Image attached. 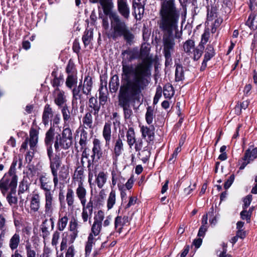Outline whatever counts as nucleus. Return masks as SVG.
<instances>
[{
    "label": "nucleus",
    "instance_id": "1",
    "mask_svg": "<svg viewBox=\"0 0 257 257\" xmlns=\"http://www.w3.org/2000/svg\"><path fill=\"white\" fill-rule=\"evenodd\" d=\"M121 85L118 94V105L122 107L125 119L131 118L133 112L132 102L139 101L142 92L150 83L152 61L147 57L136 65L122 62Z\"/></svg>",
    "mask_w": 257,
    "mask_h": 257
},
{
    "label": "nucleus",
    "instance_id": "2",
    "mask_svg": "<svg viewBox=\"0 0 257 257\" xmlns=\"http://www.w3.org/2000/svg\"><path fill=\"white\" fill-rule=\"evenodd\" d=\"M98 3L101 6L104 14L108 16L110 20L112 32L109 37L115 40L122 37L127 43L131 44L134 41L135 35L117 14L112 12L113 8L112 0H99Z\"/></svg>",
    "mask_w": 257,
    "mask_h": 257
},
{
    "label": "nucleus",
    "instance_id": "3",
    "mask_svg": "<svg viewBox=\"0 0 257 257\" xmlns=\"http://www.w3.org/2000/svg\"><path fill=\"white\" fill-rule=\"evenodd\" d=\"M180 19L158 21L157 24L163 34V53L165 58V65L172 63V55L175 52V39L179 38L178 24Z\"/></svg>",
    "mask_w": 257,
    "mask_h": 257
},
{
    "label": "nucleus",
    "instance_id": "4",
    "mask_svg": "<svg viewBox=\"0 0 257 257\" xmlns=\"http://www.w3.org/2000/svg\"><path fill=\"white\" fill-rule=\"evenodd\" d=\"M16 161L14 160L8 174H6L0 180V189L4 195L10 190L7 199L9 204L13 206L16 204Z\"/></svg>",
    "mask_w": 257,
    "mask_h": 257
},
{
    "label": "nucleus",
    "instance_id": "5",
    "mask_svg": "<svg viewBox=\"0 0 257 257\" xmlns=\"http://www.w3.org/2000/svg\"><path fill=\"white\" fill-rule=\"evenodd\" d=\"M159 15L158 21L180 19V11L175 0H161Z\"/></svg>",
    "mask_w": 257,
    "mask_h": 257
},
{
    "label": "nucleus",
    "instance_id": "6",
    "mask_svg": "<svg viewBox=\"0 0 257 257\" xmlns=\"http://www.w3.org/2000/svg\"><path fill=\"white\" fill-rule=\"evenodd\" d=\"M73 136L71 130L69 127L63 129L61 135L58 134L55 138L54 148L56 152L61 150H67L72 145Z\"/></svg>",
    "mask_w": 257,
    "mask_h": 257
},
{
    "label": "nucleus",
    "instance_id": "7",
    "mask_svg": "<svg viewBox=\"0 0 257 257\" xmlns=\"http://www.w3.org/2000/svg\"><path fill=\"white\" fill-rule=\"evenodd\" d=\"M82 89V81L79 83L78 86L75 87L72 89V103L73 107H77L78 103L81 105L80 107L83 109L84 103L86 102L87 97L83 94Z\"/></svg>",
    "mask_w": 257,
    "mask_h": 257
},
{
    "label": "nucleus",
    "instance_id": "8",
    "mask_svg": "<svg viewBox=\"0 0 257 257\" xmlns=\"http://www.w3.org/2000/svg\"><path fill=\"white\" fill-rule=\"evenodd\" d=\"M45 212L47 216L50 217V220L52 223V227L54 226V220L52 217L55 208V203L53 197V193L45 194Z\"/></svg>",
    "mask_w": 257,
    "mask_h": 257
},
{
    "label": "nucleus",
    "instance_id": "9",
    "mask_svg": "<svg viewBox=\"0 0 257 257\" xmlns=\"http://www.w3.org/2000/svg\"><path fill=\"white\" fill-rule=\"evenodd\" d=\"M62 162L59 156H55L50 162V169L53 176L54 187H56L58 183V169L61 166Z\"/></svg>",
    "mask_w": 257,
    "mask_h": 257
},
{
    "label": "nucleus",
    "instance_id": "10",
    "mask_svg": "<svg viewBox=\"0 0 257 257\" xmlns=\"http://www.w3.org/2000/svg\"><path fill=\"white\" fill-rule=\"evenodd\" d=\"M124 137L123 133L118 135L116 140L113 141V159L117 160L123 151Z\"/></svg>",
    "mask_w": 257,
    "mask_h": 257
},
{
    "label": "nucleus",
    "instance_id": "11",
    "mask_svg": "<svg viewBox=\"0 0 257 257\" xmlns=\"http://www.w3.org/2000/svg\"><path fill=\"white\" fill-rule=\"evenodd\" d=\"M93 204L91 198H90L87 203L81 204L82 206L81 217L84 222H86L89 220V222L90 223L91 221L90 220L91 218L93 210Z\"/></svg>",
    "mask_w": 257,
    "mask_h": 257
},
{
    "label": "nucleus",
    "instance_id": "12",
    "mask_svg": "<svg viewBox=\"0 0 257 257\" xmlns=\"http://www.w3.org/2000/svg\"><path fill=\"white\" fill-rule=\"evenodd\" d=\"M146 0H133V7L137 20H141L144 13Z\"/></svg>",
    "mask_w": 257,
    "mask_h": 257
},
{
    "label": "nucleus",
    "instance_id": "13",
    "mask_svg": "<svg viewBox=\"0 0 257 257\" xmlns=\"http://www.w3.org/2000/svg\"><path fill=\"white\" fill-rule=\"evenodd\" d=\"M28 188V185L26 181H22L19 185L18 194L20 198V205L22 208L23 207L27 201Z\"/></svg>",
    "mask_w": 257,
    "mask_h": 257
},
{
    "label": "nucleus",
    "instance_id": "14",
    "mask_svg": "<svg viewBox=\"0 0 257 257\" xmlns=\"http://www.w3.org/2000/svg\"><path fill=\"white\" fill-rule=\"evenodd\" d=\"M102 151L101 149V142L98 139H94L93 141L92 154L91 156V159L94 160L98 161L102 156Z\"/></svg>",
    "mask_w": 257,
    "mask_h": 257
},
{
    "label": "nucleus",
    "instance_id": "15",
    "mask_svg": "<svg viewBox=\"0 0 257 257\" xmlns=\"http://www.w3.org/2000/svg\"><path fill=\"white\" fill-rule=\"evenodd\" d=\"M101 104L100 102H98L96 98L93 96L91 97L88 101V106L87 108L88 111L87 112H90V114H93V115L97 116Z\"/></svg>",
    "mask_w": 257,
    "mask_h": 257
},
{
    "label": "nucleus",
    "instance_id": "16",
    "mask_svg": "<svg viewBox=\"0 0 257 257\" xmlns=\"http://www.w3.org/2000/svg\"><path fill=\"white\" fill-rule=\"evenodd\" d=\"M76 194L81 204H86L87 190L83 181H79L76 189Z\"/></svg>",
    "mask_w": 257,
    "mask_h": 257
},
{
    "label": "nucleus",
    "instance_id": "17",
    "mask_svg": "<svg viewBox=\"0 0 257 257\" xmlns=\"http://www.w3.org/2000/svg\"><path fill=\"white\" fill-rule=\"evenodd\" d=\"M39 181L40 183V188L45 191V194L52 193L53 191H51V182L50 179L45 175H42L40 177Z\"/></svg>",
    "mask_w": 257,
    "mask_h": 257
},
{
    "label": "nucleus",
    "instance_id": "18",
    "mask_svg": "<svg viewBox=\"0 0 257 257\" xmlns=\"http://www.w3.org/2000/svg\"><path fill=\"white\" fill-rule=\"evenodd\" d=\"M117 9L120 15L125 19L130 17V8L125 0H117Z\"/></svg>",
    "mask_w": 257,
    "mask_h": 257
},
{
    "label": "nucleus",
    "instance_id": "19",
    "mask_svg": "<svg viewBox=\"0 0 257 257\" xmlns=\"http://www.w3.org/2000/svg\"><path fill=\"white\" fill-rule=\"evenodd\" d=\"M155 128L153 125L149 127L143 125L141 127V132L142 133V137L146 138L148 137V142L153 141L155 136Z\"/></svg>",
    "mask_w": 257,
    "mask_h": 257
},
{
    "label": "nucleus",
    "instance_id": "20",
    "mask_svg": "<svg viewBox=\"0 0 257 257\" xmlns=\"http://www.w3.org/2000/svg\"><path fill=\"white\" fill-rule=\"evenodd\" d=\"M39 131L32 127L30 131L29 144L31 150L36 149L38 142Z\"/></svg>",
    "mask_w": 257,
    "mask_h": 257
},
{
    "label": "nucleus",
    "instance_id": "21",
    "mask_svg": "<svg viewBox=\"0 0 257 257\" xmlns=\"http://www.w3.org/2000/svg\"><path fill=\"white\" fill-rule=\"evenodd\" d=\"M94 175L96 177L95 182L97 184V187L99 189L102 188L107 181V173L104 172V171H100L97 174L96 171H95V173H94Z\"/></svg>",
    "mask_w": 257,
    "mask_h": 257
},
{
    "label": "nucleus",
    "instance_id": "22",
    "mask_svg": "<svg viewBox=\"0 0 257 257\" xmlns=\"http://www.w3.org/2000/svg\"><path fill=\"white\" fill-rule=\"evenodd\" d=\"M93 85V81L92 78L87 76L85 77L83 85H82V91L83 94L88 96L91 93Z\"/></svg>",
    "mask_w": 257,
    "mask_h": 257
},
{
    "label": "nucleus",
    "instance_id": "23",
    "mask_svg": "<svg viewBox=\"0 0 257 257\" xmlns=\"http://www.w3.org/2000/svg\"><path fill=\"white\" fill-rule=\"evenodd\" d=\"M52 116L53 111L52 108L49 104H47L44 107L42 115V122L45 126L48 125Z\"/></svg>",
    "mask_w": 257,
    "mask_h": 257
},
{
    "label": "nucleus",
    "instance_id": "24",
    "mask_svg": "<svg viewBox=\"0 0 257 257\" xmlns=\"http://www.w3.org/2000/svg\"><path fill=\"white\" fill-rule=\"evenodd\" d=\"M127 223H128L127 217L117 216L114 221V227L116 231L120 234L123 226Z\"/></svg>",
    "mask_w": 257,
    "mask_h": 257
},
{
    "label": "nucleus",
    "instance_id": "25",
    "mask_svg": "<svg viewBox=\"0 0 257 257\" xmlns=\"http://www.w3.org/2000/svg\"><path fill=\"white\" fill-rule=\"evenodd\" d=\"M82 128L91 129L93 130L94 125L93 123V117L92 114L90 112H86L82 118ZM92 132V131H91Z\"/></svg>",
    "mask_w": 257,
    "mask_h": 257
},
{
    "label": "nucleus",
    "instance_id": "26",
    "mask_svg": "<svg viewBox=\"0 0 257 257\" xmlns=\"http://www.w3.org/2000/svg\"><path fill=\"white\" fill-rule=\"evenodd\" d=\"M102 136L105 141V146H109L111 139V124L106 122L102 130Z\"/></svg>",
    "mask_w": 257,
    "mask_h": 257
},
{
    "label": "nucleus",
    "instance_id": "27",
    "mask_svg": "<svg viewBox=\"0 0 257 257\" xmlns=\"http://www.w3.org/2000/svg\"><path fill=\"white\" fill-rule=\"evenodd\" d=\"M56 92V95L55 97V103L59 106L63 107L66 101V97L64 92L60 90L58 88H56L55 90Z\"/></svg>",
    "mask_w": 257,
    "mask_h": 257
},
{
    "label": "nucleus",
    "instance_id": "28",
    "mask_svg": "<svg viewBox=\"0 0 257 257\" xmlns=\"http://www.w3.org/2000/svg\"><path fill=\"white\" fill-rule=\"evenodd\" d=\"M207 8V20L208 21H212L217 18L218 8L215 4L208 5Z\"/></svg>",
    "mask_w": 257,
    "mask_h": 257
},
{
    "label": "nucleus",
    "instance_id": "29",
    "mask_svg": "<svg viewBox=\"0 0 257 257\" xmlns=\"http://www.w3.org/2000/svg\"><path fill=\"white\" fill-rule=\"evenodd\" d=\"M256 158H257V148L252 149L248 148L246 150L242 159L243 161H248L250 162Z\"/></svg>",
    "mask_w": 257,
    "mask_h": 257
},
{
    "label": "nucleus",
    "instance_id": "30",
    "mask_svg": "<svg viewBox=\"0 0 257 257\" xmlns=\"http://www.w3.org/2000/svg\"><path fill=\"white\" fill-rule=\"evenodd\" d=\"M127 143L130 148H131L136 143V134L134 129L130 127L128 128L126 134Z\"/></svg>",
    "mask_w": 257,
    "mask_h": 257
},
{
    "label": "nucleus",
    "instance_id": "31",
    "mask_svg": "<svg viewBox=\"0 0 257 257\" xmlns=\"http://www.w3.org/2000/svg\"><path fill=\"white\" fill-rule=\"evenodd\" d=\"M119 82L118 75H114L111 77L109 83L110 91L111 93L116 92L119 87Z\"/></svg>",
    "mask_w": 257,
    "mask_h": 257
},
{
    "label": "nucleus",
    "instance_id": "32",
    "mask_svg": "<svg viewBox=\"0 0 257 257\" xmlns=\"http://www.w3.org/2000/svg\"><path fill=\"white\" fill-rule=\"evenodd\" d=\"M66 201L68 207L73 208L75 201L74 193L71 188H68L66 195Z\"/></svg>",
    "mask_w": 257,
    "mask_h": 257
},
{
    "label": "nucleus",
    "instance_id": "33",
    "mask_svg": "<svg viewBox=\"0 0 257 257\" xmlns=\"http://www.w3.org/2000/svg\"><path fill=\"white\" fill-rule=\"evenodd\" d=\"M99 102L101 104V105H104L107 101V89L106 87V83H105V85L104 88L103 85H101L99 89Z\"/></svg>",
    "mask_w": 257,
    "mask_h": 257
},
{
    "label": "nucleus",
    "instance_id": "34",
    "mask_svg": "<svg viewBox=\"0 0 257 257\" xmlns=\"http://www.w3.org/2000/svg\"><path fill=\"white\" fill-rule=\"evenodd\" d=\"M96 159L93 160L92 159L91 160H88L87 161V168L88 171V182L89 183H91L92 181L94 175V173H95V171H96V167H94L93 165V163L94 162H97Z\"/></svg>",
    "mask_w": 257,
    "mask_h": 257
},
{
    "label": "nucleus",
    "instance_id": "35",
    "mask_svg": "<svg viewBox=\"0 0 257 257\" xmlns=\"http://www.w3.org/2000/svg\"><path fill=\"white\" fill-rule=\"evenodd\" d=\"M66 85L69 89L72 87L78 86L77 84V75H68L66 80Z\"/></svg>",
    "mask_w": 257,
    "mask_h": 257
},
{
    "label": "nucleus",
    "instance_id": "36",
    "mask_svg": "<svg viewBox=\"0 0 257 257\" xmlns=\"http://www.w3.org/2000/svg\"><path fill=\"white\" fill-rule=\"evenodd\" d=\"M184 79V73L183 66L181 64H176L175 80L182 81Z\"/></svg>",
    "mask_w": 257,
    "mask_h": 257
},
{
    "label": "nucleus",
    "instance_id": "37",
    "mask_svg": "<svg viewBox=\"0 0 257 257\" xmlns=\"http://www.w3.org/2000/svg\"><path fill=\"white\" fill-rule=\"evenodd\" d=\"M215 55V51L212 45L208 44L205 50L204 59L206 61L210 60Z\"/></svg>",
    "mask_w": 257,
    "mask_h": 257
},
{
    "label": "nucleus",
    "instance_id": "38",
    "mask_svg": "<svg viewBox=\"0 0 257 257\" xmlns=\"http://www.w3.org/2000/svg\"><path fill=\"white\" fill-rule=\"evenodd\" d=\"M59 176L60 179L64 180L66 179L69 176V167L66 165H62L59 168V172L58 176Z\"/></svg>",
    "mask_w": 257,
    "mask_h": 257
},
{
    "label": "nucleus",
    "instance_id": "39",
    "mask_svg": "<svg viewBox=\"0 0 257 257\" xmlns=\"http://www.w3.org/2000/svg\"><path fill=\"white\" fill-rule=\"evenodd\" d=\"M40 205V196L38 194H34L31 199V208L34 211H37Z\"/></svg>",
    "mask_w": 257,
    "mask_h": 257
},
{
    "label": "nucleus",
    "instance_id": "40",
    "mask_svg": "<svg viewBox=\"0 0 257 257\" xmlns=\"http://www.w3.org/2000/svg\"><path fill=\"white\" fill-rule=\"evenodd\" d=\"M88 139V134L87 132L85 129L82 128L81 131L80 138L79 143L82 149L86 147Z\"/></svg>",
    "mask_w": 257,
    "mask_h": 257
},
{
    "label": "nucleus",
    "instance_id": "41",
    "mask_svg": "<svg viewBox=\"0 0 257 257\" xmlns=\"http://www.w3.org/2000/svg\"><path fill=\"white\" fill-rule=\"evenodd\" d=\"M195 43L194 41L192 40H187L183 45L184 51L190 55L192 53V50L194 49Z\"/></svg>",
    "mask_w": 257,
    "mask_h": 257
},
{
    "label": "nucleus",
    "instance_id": "42",
    "mask_svg": "<svg viewBox=\"0 0 257 257\" xmlns=\"http://www.w3.org/2000/svg\"><path fill=\"white\" fill-rule=\"evenodd\" d=\"M54 128L51 127L46 134L45 143L47 146L52 145V142L54 140Z\"/></svg>",
    "mask_w": 257,
    "mask_h": 257
},
{
    "label": "nucleus",
    "instance_id": "43",
    "mask_svg": "<svg viewBox=\"0 0 257 257\" xmlns=\"http://www.w3.org/2000/svg\"><path fill=\"white\" fill-rule=\"evenodd\" d=\"M93 39V32L90 30H86L82 37V41L84 45L86 47L91 42Z\"/></svg>",
    "mask_w": 257,
    "mask_h": 257
},
{
    "label": "nucleus",
    "instance_id": "44",
    "mask_svg": "<svg viewBox=\"0 0 257 257\" xmlns=\"http://www.w3.org/2000/svg\"><path fill=\"white\" fill-rule=\"evenodd\" d=\"M204 50V46L199 44L193 50L192 58L194 60L197 61L201 57Z\"/></svg>",
    "mask_w": 257,
    "mask_h": 257
},
{
    "label": "nucleus",
    "instance_id": "45",
    "mask_svg": "<svg viewBox=\"0 0 257 257\" xmlns=\"http://www.w3.org/2000/svg\"><path fill=\"white\" fill-rule=\"evenodd\" d=\"M94 238L93 236V235L92 233H90L88 236V240L85 246V254L86 255H89L91 251L92 245L94 243Z\"/></svg>",
    "mask_w": 257,
    "mask_h": 257
},
{
    "label": "nucleus",
    "instance_id": "46",
    "mask_svg": "<svg viewBox=\"0 0 257 257\" xmlns=\"http://www.w3.org/2000/svg\"><path fill=\"white\" fill-rule=\"evenodd\" d=\"M115 192L114 191L112 190L109 193L107 202V207L108 209H111L115 203Z\"/></svg>",
    "mask_w": 257,
    "mask_h": 257
},
{
    "label": "nucleus",
    "instance_id": "47",
    "mask_svg": "<svg viewBox=\"0 0 257 257\" xmlns=\"http://www.w3.org/2000/svg\"><path fill=\"white\" fill-rule=\"evenodd\" d=\"M68 220V218L66 215L59 218L57 223L58 229L60 231L64 230L67 224Z\"/></svg>",
    "mask_w": 257,
    "mask_h": 257
},
{
    "label": "nucleus",
    "instance_id": "48",
    "mask_svg": "<svg viewBox=\"0 0 257 257\" xmlns=\"http://www.w3.org/2000/svg\"><path fill=\"white\" fill-rule=\"evenodd\" d=\"M102 227V223L97 222L96 221H94L93 224L91 227V232L92 234L94 236H97L100 233V231Z\"/></svg>",
    "mask_w": 257,
    "mask_h": 257
},
{
    "label": "nucleus",
    "instance_id": "49",
    "mask_svg": "<svg viewBox=\"0 0 257 257\" xmlns=\"http://www.w3.org/2000/svg\"><path fill=\"white\" fill-rule=\"evenodd\" d=\"M122 54L123 56L126 55V59L130 61H132L133 60L137 59L138 57V52L130 50L124 51L122 53Z\"/></svg>",
    "mask_w": 257,
    "mask_h": 257
},
{
    "label": "nucleus",
    "instance_id": "50",
    "mask_svg": "<svg viewBox=\"0 0 257 257\" xmlns=\"http://www.w3.org/2000/svg\"><path fill=\"white\" fill-rule=\"evenodd\" d=\"M173 88L171 85H166L163 88V94L165 98H171L173 95Z\"/></svg>",
    "mask_w": 257,
    "mask_h": 257
},
{
    "label": "nucleus",
    "instance_id": "51",
    "mask_svg": "<svg viewBox=\"0 0 257 257\" xmlns=\"http://www.w3.org/2000/svg\"><path fill=\"white\" fill-rule=\"evenodd\" d=\"M150 154L151 153L148 149H144L138 155L143 163H146L149 160Z\"/></svg>",
    "mask_w": 257,
    "mask_h": 257
},
{
    "label": "nucleus",
    "instance_id": "52",
    "mask_svg": "<svg viewBox=\"0 0 257 257\" xmlns=\"http://www.w3.org/2000/svg\"><path fill=\"white\" fill-rule=\"evenodd\" d=\"M61 112L63 115V120L65 123L68 121L70 119V112L68 109V107L66 104H65L62 108Z\"/></svg>",
    "mask_w": 257,
    "mask_h": 257
},
{
    "label": "nucleus",
    "instance_id": "53",
    "mask_svg": "<svg viewBox=\"0 0 257 257\" xmlns=\"http://www.w3.org/2000/svg\"><path fill=\"white\" fill-rule=\"evenodd\" d=\"M66 71L68 74V75H77V72L75 68V65L71 60L68 62L66 68Z\"/></svg>",
    "mask_w": 257,
    "mask_h": 257
},
{
    "label": "nucleus",
    "instance_id": "54",
    "mask_svg": "<svg viewBox=\"0 0 257 257\" xmlns=\"http://www.w3.org/2000/svg\"><path fill=\"white\" fill-rule=\"evenodd\" d=\"M154 118L153 109L152 107L148 106L147 107V112L146 113V119L148 124H151Z\"/></svg>",
    "mask_w": 257,
    "mask_h": 257
},
{
    "label": "nucleus",
    "instance_id": "55",
    "mask_svg": "<svg viewBox=\"0 0 257 257\" xmlns=\"http://www.w3.org/2000/svg\"><path fill=\"white\" fill-rule=\"evenodd\" d=\"M74 178L82 181L83 178V169L81 167H78L74 173Z\"/></svg>",
    "mask_w": 257,
    "mask_h": 257
},
{
    "label": "nucleus",
    "instance_id": "56",
    "mask_svg": "<svg viewBox=\"0 0 257 257\" xmlns=\"http://www.w3.org/2000/svg\"><path fill=\"white\" fill-rule=\"evenodd\" d=\"M240 218L242 220H246L247 223H250L251 216L247 212L246 209H243L240 213Z\"/></svg>",
    "mask_w": 257,
    "mask_h": 257
},
{
    "label": "nucleus",
    "instance_id": "57",
    "mask_svg": "<svg viewBox=\"0 0 257 257\" xmlns=\"http://www.w3.org/2000/svg\"><path fill=\"white\" fill-rule=\"evenodd\" d=\"M104 218V213L102 210H99L97 212V214L94 217V221L101 223Z\"/></svg>",
    "mask_w": 257,
    "mask_h": 257
},
{
    "label": "nucleus",
    "instance_id": "58",
    "mask_svg": "<svg viewBox=\"0 0 257 257\" xmlns=\"http://www.w3.org/2000/svg\"><path fill=\"white\" fill-rule=\"evenodd\" d=\"M47 221V220L46 219L43 222V224L42 225V227H41L42 236L44 238V239H45L46 237H47L50 234L49 231H48V228L45 225V224Z\"/></svg>",
    "mask_w": 257,
    "mask_h": 257
},
{
    "label": "nucleus",
    "instance_id": "59",
    "mask_svg": "<svg viewBox=\"0 0 257 257\" xmlns=\"http://www.w3.org/2000/svg\"><path fill=\"white\" fill-rule=\"evenodd\" d=\"M210 37V33L208 31H205L202 35L201 41L200 44L203 46L209 40Z\"/></svg>",
    "mask_w": 257,
    "mask_h": 257
},
{
    "label": "nucleus",
    "instance_id": "60",
    "mask_svg": "<svg viewBox=\"0 0 257 257\" xmlns=\"http://www.w3.org/2000/svg\"><path fill=\"white\" fill-rule=\"evenodd\" d=\"M60 233L58 231H55L54 232V233L53 234L52 242H51L52 245H53V246L57 245V244H58V240L60 237Z\"/></svg>",
    "mask_w": 257,
    "mask_h": 257
},
{
    "label": "nucleus",
    "instance_id": "61",
    "mask_svg": "<svg viewBox=\"0 0 257 257\" xmlns=\"http://www.w3.org/2000/svg\"><path fill=\"white\" fill-rule=\"evenodd\" d=\"M234 180V175H231L229 176L228 179L225 181L224 185V187L225 189H228L233 183Z\"/></svg>",
    "mask_w": 257,
    "mask_h": 257
},
{
    "label": "nucleus",
    "instance_id": "62",
    "mask_svg": "<svg viewBox=\"0 0 257 257\" xmlns=\"http://www.w3.org/2000/svg\"><path fill=\"white\" fill-rule=\"evenodd\" d=\"M251 201V195H247L246 196L243 200V209H246V208L249 206Z\"/></svg>",
    "mask_w": 257,
    "mask_h": 257
},
{
    "label": "nucleus",
    "instance_id": "63",
    "mask_svg": "<svg viewBox=\"0 0 257 257\" xmlns=\"http://www.w3.org/2000/svg\"><path fill=\"white\" fill-rule=\"evenodd\" d=\"M36 150V149L34 150H31L29 152L27 153V154L26 155V161L30 163L31 161L32 160L34 155V152Z\"/></svg>",
    "mask_w": 257,
    "mask_h": 257
},
{
    "label": "nucleus",
    "instance_id": "64",
    "mask_svg": "<svg viewBox=\"0 0 257 257\" xmlns=\"http://www.w3.org/2000/svg\"><path fill=\"white\" fill-rule=\"evenodd\" d=\"M74 247L73 245L70 246L66 253L65 257H74Z\"/></svg>",
    "mask_w": 257,
    "mask_h": 257
}]
</instances>
